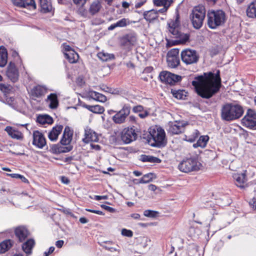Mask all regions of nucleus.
Returning a JSON list of instances; mask_svg holds the SVG:
<instances>
[{"instance_id": "1", "label": "nucleus", "mask_w": 256, "mask_h": 256, "mask_svg": "<svg viewBox=\"0 0 256 256\" xmlns=\"http://www.w3.org/2000/svg\"><path fill=\"white\" fill-rule=\"evenodd\" d=\"M192 85L200 96L204 98H210L219 90L221 86L219 72L216 75L210 72L196 77L192 82Z\"/></svg>"}, {"instance_id": "2", "label": "nucleus", "mask_w": 256, "mask_h": 256, "mask_svg": "<svg viewBox=\"0 0 256 256\" xmlns=\"http://www.w3.org/2000/svg\"><path fill=\"white\" fill-rule=\"evenodd\" d=\"M244 112L242 106L232 103L224 105L221 109V117L223 120L230 122L240 118Z\"/></svg>"}, {"instance_id": "3", "label": "nucleus", "mask_w": 256, "mask_h": 256, "mask_svg": "<svg viewBox=\"0 0 256 256\" xmlns=\"http://www.w3.org/2000/svg\"><path fill=\"white\" fill-rule=\"evenodd\" d=\"M208 25L212 29L224 24L226 20L225 12L222 10H210L208 12Z\"/></svg>"}, {"instance_id": "4", "label": "nucleus", "mask_w": 256, "mask_h": 256, "mask_svg": "<svg viewBox=\"0 0 256 256\" xmlns=\"http://www.w3.org/2000/svg\"><path fill=\"white\" fill-rule=\"evenodd\" d=\"M150 134L154 141V143L151 144L152 146L160 147L166 144V134L162 128L155 126L150 128Z\"/></svg>"}, {"instance_id": "5", "label": "nucleus", "mask_w": 256, "mask_h": 256, "mask_svg": "<svg viewBox=\"0 0 256 256\" xmlns=\"http://www.w3.org/2000/svg\"><path fill=\"white\" fill-rule=\"evenodd\" d=\"M205 16L206 10L203 6H198L194 8L190 14V18L194 28L198 29L201 28Z\"/></svg>"}, {"instance_id": "6", "label": "nucleus", "mask_w": 256, "mask_h": 256, "mask_svg": "<svg viewBox=\"0 0 256 256\" xmlns=\"http://www.w3.org/2000/svg\"><path fill=\"white\" fill-rule=\"evenodd\" d=\"M201 164L194 158H187L182 160L178 166V169L184 172H190L200 170Z\"/></svg>"}, {"instance_id": "7", "label": "nucleus", "mask_w": 256, "mask_h": 256, "mask_svg": "<svg viewBox=\"0 0 256 256\" xmlns=\"http://www.w3.org/2000/svg\"><path fill=\"white\" fill-rule=\"evenodd\" d=\"M73 136V131L68 126L64 128L62 138L60 140V143L62 145L67 146L58 148L59 152H67L72 150V146L70 145Z\"/></svg>"}, {"instance_id": "8", "label": "nucleus", "mask_w": 256, "mask_h": 256, "mask_svg": "<svg viewBox=\"0 0 256 256\" xmlns=\"http://www.w3.org/2000/svg\"><path fill=\"white\" fill-rule=\"evenodd\" d=\"M181 58L183 62L186 64H192L196 63L199 56L195 50L186 48L182 51Z\"/></svg>"}, {"instance_id": "9", "label": "nucleus", "mask_w": 256, "mask_h": 256, "mask_svg": "<svg viewBox=\"0 0 256 256\" xmlns=\"http://www.w3.org/2000/svg\"><path fill=\"white\" fill-rule=\"evenodd\" d=\"M242 124L252 130H256V112L248 109L244 116L242 119Z\"/></svg>"}, {"instance_id": "10", "label": "nucleus", "mask_w": 256, "mask_h": 256, "mask_svg": "<svg viewBox=\"0 0 256 256\" xmlns=\"http://www.w3.org/2000/svg\"><path fill=\"white\" fill-rule=\"evenodd\" d=\"M160 81L164 83L170 85L180 81L182 77L167 71L162 72L159 74Z\"/></svg>"}, {"instance_id": "11", "label": "nucleus", "mask_w": 256, "mask_h": 256, "mask_svg": "<svg viewBox=\"0 0 256 256\" xmlns=\"http://www.w3.org/2000/svg\"><path fill=\"white\" fill-rule=\"evenodd\" d=\"M120 138L124 143L130 144L136 139L137 134L133 128L128 127L122 130Z\"/></svg>"}, {"instance_id": "12", "label": "nucleus", "mask_w": 256, "mask_h": 256, "mask_svg": "<svg viewBox=\"0 0 256 256\" xmlns=\"http://www.w3.org/2000/svg\"><path fill=\"white\" fill-rule=\"evenodd\" d=\"M178 54L179 50L177 48L172 49L168 52L166 61L169 67L176 68L180 64Z\"/></svg>"}, {"instance_id": "13", "label": "nucleus", "mask_w": 256, "mask_h": 256, "mask_svg": "<svg viewBox=\"0 0 256 256\" xmlns=\"http://www.w3.org/2000/svg\"><path fill=\"white\" fill-rule=\"evenodd\" d=\"M130 107L124 106L122 108L117 112L112 118V120L116 123L121 124L125 122L126 119L130 113Z\"/></svg>"}, {"instance_id": "14", "label": "nucleus", "mask_w": 256, "mask_h": 256, "mask_svg": "<svg viewBox=\"0 0 256 256\" xmlns=\"http://www.w3.org/2000/svg\"><path fill=\"white\" fill-rule=\"evenodd\" d=\"M187 124L184 121L170 122L168 124V130L170 133L177 134L184 130Z\"/></svg>"}, {"instance_id": "15", "label": "nucleus", "mask_w": 256, "mask_h": 256, "mask_svg": "<svg viewBox=\"0 0 256 256\" xmlns=\"http://www.w3.org/2000/svg\"><path fill=\"white\" fill-rule=\"evenodd\" d=\"M14 6L27 8L30 10L36 9V4L34 0H12Z\"/></svg>"}, {"instance_id": "16", "label": "nucleus", "mask_w": 256, "mask_h": 256, "mask_svg": "<svg viewBox=\"0 0 256 256\" xmlns=\"http://www.w3.org/2000/svg\"><path fill=\"white\" fill-rule=\"evenodd\" d=\"M32 144L36 147L42 148L46 144V140L43 134L39 131L33 132Z\"/></svg>"}, {"instance_id": "17", "label": "nucleus", "mask_w": 256, "mask_h": 256, "mask_svg": "<svg viewBox=\"0 0 256 256\" xmlns=\"http://www.w3.org/2000/svg\"><path fill=\"white\" fill-rule=\"evenodd\" d=\"M98 138L97 134L91 128L87 127L84 130V137L82 140L86 144H88L92 142H97Z\"/></svg>"}, {"instance_id": "18", "label": "nucleus", "mask_w": 256, "mask_h": 256, "mask_svg": "<svg viewBox=\"0 0 256 256\" xmlns=\"http://www.w3.org/2000/svg\"><path fill=\"white\" fill-rule=\"evenodd\" d=\"M6 76L13 82H16L18 78V72L15 64L10 62L8 68Z\"/></svg>"}, {"instance_id": "19", "label": "nucleus", "mask_w": 256, "mask_h": 256, "mask_svg": "<svg viewBox=\"0 0 256 256\" xmlns=\"http://www.w3.org/2000/svg\"><path fill=\"white\" fill-rule=\"evenodd\" d=\"M15 234L20 242H22L28 236L30 233L24 226H18L15 229Z\"/></svg>"}, {"instance_id": "20", "label": "nucleus", "mask_w": 256, "mask_h": 256, "mask_svg": "<svg viewBox=\"0 0 256 256\" xmlns=\"http://www.w3.org/2000/svg\"><path fill=\"white\" fill-rule=\"evenodd\" d=\"M63 129V126L58 125L53 128L48 133V137L52 141H56Z\"/></svg>"}, {"instance_id": "21", "label": "nucleus", "mask_w": 256, "mask_h": 256, "mask_svg": "<svg viewBox=\"0 0 256 256\" xmlns=\"http://www.w3.org/2000/svg\"><path fill=\"white\" fill-rule=\"evenodd\" d=\"M47 92V89L45 86H36L31 90V94L33 96L40 98L44 96Z\"/></svg>"}, {"instance_id": "22", "label": "nucleus", "mask_w": 256, "mask_h": 256, "mask_svg": "<svg viewBox=\"0 0 256 256\" xmlns=\"http://www.w3.org/2000/svg\"><path fill=\"white\" fill-rule=\"evenodd\" d=\"M136 42V38L135 35L132 34H127L124 36L122 40V44L124 46L129 47L134 45Z\"/></svg>"}, {"instance_id": "23", "label": "nucleus", "mask_w": 256, "mask_h": 256, "mask_svg": "<svg viewBox=\"0 0 256 256\" xmlns=\"http://www.w3.org/2000/svg\"><path fill=\"white\" fill-rule=\"evenodd\" d=\"M236 181V184L240 188L244 187V184L246 181V173L236 174L233 176Z\"/></svg>"}, {"instance_id": "24", "label": "nucleus", "mask_w": 256, "mask_h": 256, "mask_svg": "<svg viewBox=\"0 0 256 256\" xmlns=\"http://www.w3.org/2000/svg\"><path fill=\"white\" fill-rule=\"evenodd\" d=\"M5 130L7 132L8 134L12 138L16 140H20L22 138V134L20 131H18L11 126H6Z\"/></svg>"}, {"instance_id": "25", "label": "nucleus", "mask_w": 256, "mask_h": 256, "mask_svg": "<svg viewBox=\"0 0 256 256\" xmlns=\"http://www.w3.org/2000/svg\"><path fill=\"white\" fill-rule=\"evenodd\" d=\"M48 102H49V106L52 109L56 108L58 104L57 95L55 94H50L48 96Z\"/></svg>"}, {"instance_id": "26", "label": "nucleus", "mask_w": 256, "mask_h": 256, "mask_svg": "<svg viewBox=\"0 0 256 256\" xmlns=\"http://www.w3.org/2000/svg\"><path fill=\"white\" fill-rule=\"evenodd\" d=\"M8 62V53L4 46L0 47V67H4Z\"/></svg>"}, {"instance_id": "27", "label": "nucleus", "mask_w": 256, "mask_h": 256, "mask_svg": "<svg viewBox=\"0 0 256 256\" xmlns=\"http://www.w3.org/2000/svg\"><path fill=\"white\" fill-rule=\"evenodd\" d=\"M246 12L248 17L256 18V0L250 3L247 8Z\"/></svg>"}, {"instance_id": "28", "label": "nucleus", "mask_w": 256, "mask_h": 256, "mask_svg": "<svg viewBox=\"0 0 256 256\" xmlns=\"http://www.w3.org/2000/svg\"><path fill=\"white\" fill-rule=\"evenodd\" d=\"M88 95L92 99L100 102H104L107 100L105 96L94 91H90Z\"/></svg>"}, {"instance_id": "29", "label": "nucleus", "mask_w": 256, "mask_h": 256, "mask_svg": "<svg viewBox=\"0 0 256 256\" xmlns=\"http://www.w3.org/2000/svg\"><path fill=\"white\" fill-rule=\"evenodd\" d=\"M34 244V240L29 239L26 242L23 244L22 248L26 254H30Z\"/></svg>"}, {"instance_id": "30", "label": "nucleus", "mask_w": 256, "mask_h": 256, "mask_svg": "<svg viewBox=\"0 0 256 256\" xmlns=\"http://www.w3.org/2000/svg\"><path fill=\"white\" fill-rule=\"evenodd\" d=\"M144 16L146 20L150 22L156 19L158 17V11L157 10H152L145 12L144 13Z\"/></svg>"}, {"instance_id": "31", "label": "nucleus", "mask_w": 256, "mask_h": 256, "mask_svg": "<svg viewBox=\"0 0 256 256\" xmlns=\"http://www.w3.org/2000/svg\"><path fill=\"white\" fill-rule=\"evenodd\" d=\"M168 30L173 35L178 34V22L177 20H171L168 23Z\"/></svg>"}, {"instance_id": "32", "label": "nucleus", "mask_w": 256, "mask_h": 256, "mask_svg": "<svg viewBox=\"0 0 256 256\" xmlns=\"http://www.w3.org/2000/svg\"><path fill=\"white\" fill-rule=\"evenodd\" d=\"M42 11L44 13L50 12L52 6L50 0H40Z\"/></svg>"}, {"instance_id": "33", "label": "nucleus", "mask_w": 256, "mask_h": 256, "mask_svg": "<svg viewBox=\"0 0 256 256\" xmlns=\"http://www.w3.org/2000/svg\"><path fill=\"white\" fill-rule=\"evenodd\" d=\"M66 58L70 63H76L78 59V55L74 50H70L65 55Z\"/></svg>"}, {"instance_id": "34", "label": "nucleus", "mask_w": 256, "mask_h": 256, "mask_svg": "<svg viewBox=\"0 0 256 256\" xmlns=\"http://www.w3.org/2000/svg\"><path fill=\"white\" fill-rule=\"evenodd\" d=\"M37 122L42 124H52L53 122V120L52 118L48 115H41L38 117Z\"/></svg>"}, {"instance_id": "35", "label": "nucleus", "mask_w": 256, "mask_h": 256, "mask_svg": "<svg viewBox=\"0 0 256 256\" xmlns=\"http://www.w3.org/2000/svg\"><path fill=\"white\" fill-rule=\"evenodd\" d=\"M85 108L88 110L96 114H102L104 111V108L100 105H86Z\"/></svg>"}, {"instance_id": "36", "label": "nucleus", "mask_w": 256, "mask_h": 256, "mask_svg": "<svg viewBox=\"0 0 256 256\" xmlns=\"http://www.w3.org/2000/svg\"><path fill=\"white\" fill-rule=\"evenodd\" d=\"M140 160L143 162H150L151 163H160L161 160L158 158L150 156L142 155Z\"/></svg>"}, {"instance_id": "37", "label": "nucleus", "mask_w": 256, "mask_h": 256, "mask_svg": "<svg viewBox=\"0 0 256 256\" xmlns=\"http://www.w3.org/2000/svg\"><path fill=\"white\" fill-rule=\"evenodd\" d=\"M98 56L100 59L104 62L114 59V57L113 54H108L104 51L98 52Z\"/></svg>"}, {"instance_id": "38", "label": "nucleus", "mask_w": 256, "mask_h": 256, "mask_svg": "<svg viewBox=\"0 0 256 256\" xmlns=\"http://www.w3.org/2000/svg\"><path fill=\"white\" fill-rule=\"evenodd\" d=\"M12 242L10 240H6L0 244V253H4L12 246Z\"/></svg>"}, {"instance_id": "39", "label": "nucleus", "mask_w": 256, "mask_h": 256, "mask_svg": "<svg viewBox=\"0 0 256 256\" xmlns=\"http://www.w3.org/2000/svg\"><path fill=\"white\" fill-rule=\"evenodd\" d=\"M174 38H178V42L180 44H184L186 42L189 38V36L187 34H182L178 31V34H173Z\"/></svg>"}, {"instance_id": "40", "label": "nucleus", "mask_w": 256, "mask_h": 256, "mask_svg": "<svg viewBox=\"0 0 256 256\" xmlns=\"http://www.w3.org/2000/svg\"><path fill=\"white\" fill-rule=\"evenodd\" d=\"M172 94L173 96L177 99H185L186 96V92L184 90H172Z\"/></svg>"}, {"instance_id": "41", "label": "nucleus", "mask_w": 256, "mask_h": 256, "mask_svg": "<svg viewBox=\"0 0 256 256\" xmlns=\"http://www.w3.org/2000/svg\"><path fill=\"white\" fill-rule=\"evenodd\" d=\"M199 134V132L198 130H194L192 132L188 133L186 135V140L190 142H192L198 137Z\"/></svg>"}, {"instance_id": "42", "label": "nucleus", "mask_w": 256, "mask_h": 256, "mask_svg": "<svg viewBox=\"0 0 256 256\" xmlns=\"http://www.w3.org/2000/svg\"><path fill=\"white\" fill-rule=\"evenodd\" d=\"M209 140V138L208 136H201L198 140L196 144H194V146L196 145V146H200L204 148L206 145L207 142Z\"/></svg>"}, {"instance_id": "43", "label": "nucleus", "mask_w": 256, "mask_h": 256, "mask_svg": "<svg viewBox=\"0 0 256 256\" xmlns=\"http://www.w3.org/2000/svg\"><path fill=\"white\" fill-rule=\"evenodd\" d=\"M100 7L101 6L100 2L98 1H95L91 4L90 8V12L92 14H94L99 11Z\"/></svg>"}, {"instance_id": "44", "label": "nucleus", "mask_w": 256, "mask_h": 256, "mask_svg": "<svg viewBox=\"0 0 256 256\" xmlns=\"http://www.w3.org/2000/svg\"><path fill=\"white\" fill-rule=\"evenodd\" d=\"M172 0H154L155 5L168 8L172 3Z\"/></svg>"}, {"instance_id": "45", "label": "nucleus", "mask_w": 256, "mask_h": 256, "mask_svg": "<svg viewBox=\"0 0 256 256\" xmlns=\"http://www.w3.org/2000/svg\"><path fill=\"white\" fill-rule=\"evenodd\" d=\"M152 180V174H148L144 175L140 179L138 183L146 184L148 183Z\"/></svg>"}, {"instance_id": "46", "label": "nucleus", "mask_w": 256, "mask_h": 256, "mask_svg": "<svg viewBox=\"0 0 256 256\" xmlns=\"http://www.w3.org/2000/svg\"><path fill=\"white\" fill-rule=\"evenodd\" d=\"M116 24L118 27L122 28L130 24V22L128 19L124 18L118 21Z\"/></svg>"}, {"instance_id": "47", "label": "nucleus", "mask_w": 256, "mask_h": 256, "mask_svg": "<svg viewBox=\"0 0 256 256\" xmlns=\"http://www.w3.org/2000/svg\"><path fill=\"white\" fill-rule=\"evenodd\" d=\"M1 101L6 104H7L13 108H14V99L12 97L6 96L4 100H1Z\"/></svg>"}, {"instance_id": "48", "label": "nucleus", "mask_w": 256, "mask_h": 256, "mask_svg": "<svg viewBox=\"0 0 256 256\" xmlns=\"http://www.w3.org/2000/svg\"><path fill=\"white\" fill-rule=\"evenodd\" d=\"M10 89L11 87L9 84L0 83V90L3 92H8Z\"/></svg>"}, {"instance_id": "49", "label": "nucleus", "mask_w": 256, "mask_h": 256, "mask_svg": "<svg viewBox=\"0 0 256 256\" xmlns=\"http://www.w3.org/2000/svg\"><path fill=\"white\" fill-rule=\"evenodd\" d=\"M156 214L157 212L151 210H146L144 212V216L151 218L155 217Z\"/></svg>"}, {"instance_id": "50", "label": "nucleus", "mask_w": 256, "mask_h": 256, "mask_svg": "<svg viewBox=\"0 0 256 256\" xmlns=\"http://www.w3.org/2000/svg\"><path fill=\"white\" fill-rule=\"evenodd\" d=\"M62 50L64 56L66 54L67 52H70V50H74L70 46L66 44H64L62 46Z\"/></svg>"}, {"instance_id": "51", "label": "nucleus", "mask_w": 256, "mask_h": 256, "mask_svg": "<svg viewBox=\"0 0 256 256\" xmlns=\"http://www.w3.org/2000/svg\"><path fill=\"white\" fill-rule=\"evenodd\" d=\"M62 50L64 56L66 54L67 52H70V50H74L70 46L66 44H64L62 46Z\"/></svg>"}, {"instance_id": "52", "label": "nucleus", "mask_w": 256, "mask_h": 256, "mask_svg": "<svg viewBox=\"0 0 256 256\" xmlns=\"http://www.w3.org/2000/svg\"><path fill=\"white\" fill-rule=\"evenodd\" d=\"M122 234L128 237H132L133 235V233L130 230L124 228L122 230Z\"/></svg>"}, {"instance_id": "53", "label": "nucleus", "mask_w": 256, "mask_h": 256, "mask_svg": "<svg viewBox=\"0 0 256 256\" xmlns=\"http://www.w3.org/2000/svg\"><path fill=\"white\" fill-rule=\"evenodd\" d=\"M250 204L252 205L253 208L256 209V188L254 190V196L252 199L250 201Z\"/></svg>"}, {"instance_id": "54", "label": "nucleus", "mask_w": 256, "mask_h": 256, "mask_svg": "<svg viewBox=\"0 0 256 256\" xmlns=\"http://www.w3.org/2000/svg\"><path fill=\"white\" fill-rule=\"evenodd\" d=\"M132 110L134 112H140L144 110V108L142 106L139 105L134 106Z\"/></svg>"}, {"instance_id": "55", "label": "nucleus", "mask_w": 256, "mask_h": 256, "mask_svg": "<svg viewBox=\"0 0 256 256\" xmlns=\"http://www.w3.org/2000/svg\"><path fill=\"white\" fill-rule=\"evenodd\" d=\"M101 207L110 212H115V210L114 208L104 204L101 205Z\"/></svg>"}, {"instance_id": "56", "label": "nucleus", "mask_w": 256, "mask_h": 256, "mask_svg": "<svg viewBox=\"0 0 256 256\" xmlns=\"http://www.w3.org/2000/svg\"><path fill=\"white\" fill-rule=\"evenodd\" d=\"M148 114H149V113L147 110H143L142 112H140L138 114V116L142 118H146V116H148Z\"/></svg>"}, {"instance_id": "57", "label": "nucleus", "mask_w": 256, "mask_h": 256, "mask_svg": "<svg viewBox=\"0 0 256 256\" xmlns=\"http://www.w3.org/2000/svg\"><path fill=\"white\" fill-rule=\"evenodd\" d=\"M74 4L80 6H83L86 2V0H73Z\"/></svg>"}, {"instance_id": "58", "label": "nucleus", "mask_w": 256, "mask_h": 256, "mask_svg": "<svg viewBox=\"0 0 256 256\" xmlns=\"http://www.w3.org/2000/svg\"><path fill=\"white\" fill-rule=\"evenodd\" d=\"M86 210L88 212H91L92 213H94L99 215H104V214L100 210H94L91 209H86Z\"/></svg>"}, {"instance_id": "59", "label": "nucleus", "mask_w": 256, "mask_h": 256, "mask_svg": "<svg viewBox=\"0 0 256 256\" xmlns=\"http://www.w3.org/2000/svg\"><path fill=\"white\" fill-rule=\"evenodd\" d=\"M94 198L96 200H107L108 198V196H94Z\"/></svg>"}, {"instance_id": "60", "label": "nucleus", "mask_w": 256, "mask_h": 256, "mask_svg": "<svg viewBox=\"0 0 256 256\" xmlns=\"http://www.w3.org/2000/svg\"><path fill=\"white\" fill-rule=\"evenodd\" d=\"M146 0H142L140 2H138L136 3L135 6L136 8H139L142 6L146 2Z\"/></svg>"}, {"instance_id": "61", "label": "nucleus", "mask_w": 256, "mask_h": 256, "mask_svg": "<svg viewBox=\"0 0 256 256\" xmlns=\"http://www.w3.org/2000/svg\"><path fill=\"white\" fill-rule=\"evenodd\" d=\"M64 243V240H59L56 242V245L58 248H60L62 246Z\"/></svg>"}, {"instance_id": "62", "label": "nucleus", "mask_w": 256, "mask_h": 256, "mask_svg": "<svg viewBox=\"0 0 256 256\" xmlns=\"http://www.w3.org/2000/svg\"><path fill=\"white\" fill-rule=\"evenodd\" d=\"M130 216L135 220H139L140 218V214L136 213L131 214Z\"/></svg>"}, {"instance_id": "63", "label": "nucleus", "mask_w": 256, "mask_h": 256, "mask_svg": "<svg viewBox=\"0 0 256 256\" xmlns=\"http://www.w3.org/2000/svg\"><path fill=\"white\" fill-rule=\"evenodd\" d=\"M54 250V246H51L50 248L48 251V252H44L45 256H48L50 254H52Z\"/></svg>"}, {"instance_id": "64", "label": "nucleus", "mask_w": 256, "mask_h": 256, "mask_svg": "<svg viewBox=\"0 0 256 256\" xmlns=\"http://www.w3.org/2000/svg\"><path fill=\"white\" fill-rule=\"evenodd\" d=\"M148 188L149 190L154 192L156 190L157 187L155 185L151 184L148 186Z\"/></svg>"}]
</instances>
